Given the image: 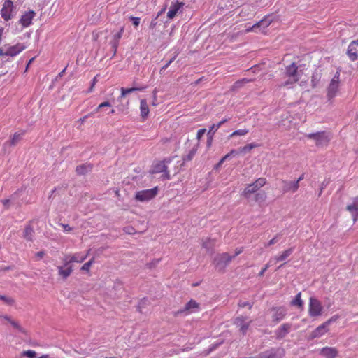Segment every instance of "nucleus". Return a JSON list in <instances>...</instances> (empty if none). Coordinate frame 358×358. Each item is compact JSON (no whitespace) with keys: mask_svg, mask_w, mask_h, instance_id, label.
Segmentation results:
<instances>
[{"mask_svg":"<svg viewBox=\"0 0 358 358\" xmlns=\"http://www.w3.org/2000/svg\"><path fill=\"white\" fill-rule=\"evenodd\" d=\"M320 355L324 358H336L338 355V350L335 348L324 347L320 350Z\"/></svg>","mask_w":358,"mask_h":358,"instance_id":"obj_22","label":"nucleus"},{"mask_svg":"<svg viewBox=\"0 0 358 358\" xmlns=\"http://www.w3.org/2000/svg\"><path fill=\"white\" fill-rule=\"evenodd\" d=\"M266 182V180L264 178H259L253 183L246 186L242 192V195L245 198H248L250 194L255 193L261 187L264 186Z\"/></svg>","mask_w":358,"mask_h":358,"instance_id":"obj_5","label":"nucleus"},{"mask_svg":"<svg viewBox=\"0 0 358 358\" xmlns=\"http://www.w3.org/2000/svg\"><path fill=\"white\" fill-rule=\"evenodd\" d=\"M141 116L145 120L149 114V107L145 99H141L140 102Z\"/></svg>","mask_w":358,"mask_h":358,"instance_id":"obj_29","label":"nucleus"},{"mask_svg":"<svg viewBox=\"0 0 358 358\" xmlns=\"http://www.w3.org/2000/svg\"><path fill=\"white\" fill-rule=\"evenodd\" d=\"M24 134V131L15 133L10 140V145H15L22 139Z\"/></svg>","mask_w":358,"mask_h":358,"instance_id":"obj_34","label":"nucleus"},{"mask_svg":"<svg viewBox=\"0 0 358 358\" xmlns=\"http://www.w3.org/2000/svg\"><path fill=\"white\" fill-rule=\"evenodd\" d=\"M324 308L321 302L315 297L311 296L308 303V315L311 317H320L322 315Z\"/></svg>","mask_w":358,"mask_h":358,"instance_id":"obj_4","label":"nucleus"},{"mask_svg":"<svg viewBox=\"0 0 358 358\" xmlns=\"http://www.w3.org/2000/svg\"><path fill=\"white\" fill-rule=\"evenodd\" d=\"M145 88H146L145 86L134 87H131V88L121 87V89H120L121 94H120V96L119 97V99H123L127 94H128L129 93H131V92H135V91H143Z\"/></svg>","mask_w":358,"mask_h":358,"instance_id":"obj_27","label":"nucleus"},{"mask_svg":"<svg viewBox=\"0 0 358 358\" xmlns=\"http://www.w3.org/2000/svg\"><path fill=\"white\" fill-rule=\"evenodd\" d=\"M238 306L241 307V308H245V307H248L249 309H251L252 307V303H250L248 301H239L238 303Z\"/></svg>","mask_w":358,"mask_h":358,"instance_id":"obj_46","label":"nucleus"},{"mask_svg":"<svg viewBox=\"0 0 358 358\" xmlns=\"http://www.w3.org/2000/svg\"><path fill=\"white\" fill-rule=\"evenodd\" d=\"M232 259L233 257L227 252H223L215 256L214 264L218 270L223 271Z\"/></svg>","mask_w":358,"mask_h":358,"instance_id":"obj_8","label":"nucleus"},{"mask_svg":"<svg viewBox=\"0 0 358 358\" xmlns=\"http://www.w3.org/2000/svg\"><path fill=\"white\" fill-rule=\"evenodd\" d=\"M273 264V262H271V259L268 262L267 264L264 266V267L261 270V271L259 273V276H263L264 273L266 271V270L271 266Z\"/></svg>","mask_w":358,"mask_h":358,"instance_id":"obj_44","label":"nucleus"},{"mask_svg":"<svg viewBox=\"0 0 358 358\" xmlns=\"http://www.w3.org/2000/svg\"><path fill=\"white\" fill-rule=\"evenodd\" d=\"M96 83V77H94L92 81L91 87L88 90V92H91L93 91L94 86L95 85Z\"/></svg>","mask_w":358,"mask_h":358,"instance_id":"obj_57","label":"nucleus"},{"mask_svg":"<svg viewBox=\"0 0 358 358\" xmlns=\"http://www.w3.org/2000/svg\"><path fill=\"white\" fill-rule=\"evenodd\" d=\"M22 355L28 358H35L36 356V352L31 350L24 351Z\"/></svg>","mask_w":358,"mask_h":358,"instance_id":"obj_43","label":"nucleus"},{"mask_svg":"<svg viewBox=\"0 0 358 358\" xmlns=\"http://www.w3.org/2000/svg\"><path fill=\"white\" fill-rule=\"evenodd\" d=\"M34 234V229L31 226L27 225L26 226L24 232L23 237L27 241H32Z\"/></svg>","mask_w":358,"mask_h":358,"instance_id":"obj_32","label":"nucleus"},{"mask_svg":"<svg viewBox=\"0 0 358 358\" xmlns=\"http://www.w3.org/2000/svg\"><path fill=\"white\" fill-rule=\"evenodd\" d=\"M111 103L109 101H104L98 106V109H101L104 107H110Z\"/></svg>","mask_w":358,"mask_h":358,"instance_id":"obj_53","label":"nucleus"},{"mask_svg":"<svg viewBox=\"0 0 358 358\" xmlns=\"http://www.w3.org/2000/svg\"><path fill=\"white\" fill-rule=\"evenodd\" d=\"M247 317L244 316H239L234 319V324L239 329V331L243 335H245L249 329L252 320L246 322Z\"/></svg>","mask_w":358,"mask_h":358,"instance_id":"obj_13","label":"nucleus"},{"mask_svg":"<svg viewBox=\"0 0 358 358\" xmlns=\"http://www.w3.org/2000/svg\"><path fill=\"white\" fill-rule=\"evenodd\" d=\"M0 317L6 320V321H8L9 323L13 320L10 316L7 315H1L0 314Z\"/></svg>","mask_w":358,"mask_h":358,"instance_id":"obj_59","label":"nucleus"},{"mask_svg":"<svg viewBox=\"0 0 358 358\" xmlns=\"http://www.w3.org/2000/svg\"><path fill=\"white\" fill-rule=\"evenodd\" d=\"M158 192V188L157 187L138 191L135 194V199L141 202L148 201L156 196Z\"/></svg>","mask_w":358,"mask_h":358,"instance_id":"obj_6","label":"nucleus"},{"mask_svg":"<svg viewBox=\"0 0 358 358\" xmlns=\"http://www.w3.org/2000/svg\"><path fill=\"white\" fill-rule=\"evenodd\" d=\"M153 172L154 173H164V176L169 179V173L168 171L167 166L165 164L164 162H159L154 165L153 166Z\"/></svg>","mask_w":358,"mask_h":358,"instance_id":"obj_26","label":"nucleus"},{"mask_svg":"<svg viewBox=\"0 0 358 358\" xmlns=\"http://www.w3.org/2000/svg\"><path fill=\"white\" fill-rule=\"evenodd\" d=\"M285 76L287 77V80L281 83L280 87H292V85L297 83L301 78V73L298 71V66L295 62H292L285 68Z\"/></svg>","mask_w":358,"mask_h":358,"instance_id":"obj_1","label":"nucleus"},{"mask_svg":"<svg viewBox=\"0 0 358 358\" xmlns=\"http://www.w3.org/2000/svg\"><path fill=\"white\" fill-rule=\"evenodd\" d=\"M249 132L247 129H240L233 131L230 135L229 138H232L236 136H245Z\"/></svg>","mask_w":358,"mask_h":358,"instance_id":"obj_37","label":"nucleus"},{"mask_svg":"<svg viewBox=\"0 0 358 358\" xmlns=\"http://www.w3.org/2000/svg\"><path fill=\"white\" fill-rule=\"evenodd\" d=\"M252 80L248 79V78H243L242 80H240L235 83V87H238L241 86L242 83H248L249 82H251Z\"/></svg>","mask_w":358,"mask_h":358,"instance_id":"obj_48","label":"nucleus"},{"mask_svg":"<svg viewBox=\"0 0 358 358\" xmlns=\"http://www.w3.org/2000/svg\"><path fill=\"white\" fill-rule=\"evenodd\" d=\"M171 64V63L169 62H168L165 65H164L162 67V70H165L166 69L169 65Z\"/></svg>","mask_w":358,"mask_h":358,"instance_id":"obj_64","label":"nucleus"},{"mask_svg":"<svg viewBox=\"0 0 358 358\" xmlns=\"http://www.w3.org/2000/svg\"><path fill=\"white\" fill-rule=\"evenodd\" d=\"M185 3L182 1H179L178 0L173 1L167 13V18L169 20H173L178 13L182 12Z\"/></svg>","mask_w":358,"mask_h":358,"instance_id":"obj_12","label":"nucleus"},{"mask_svg":"<svg viewBox=\"0 0 358 358\" xmlns=\"http://www.w3.org/2000/svg\"><path fill=\"white\" fill-rule=\"evenodd\" d=\"M90 115H85L83 117L80 118L78 121L80 122V124H83Z\"/></svg>","mask_w":358,"mask_h":358,"instance_id":"obj_63","label":"nucleus"},{"mask_svg":"<svg viewBox=\"0 0 358 358\" xmlns=\"http://www.w3.org/2000/svg\"><path fill=\"white\" fill-rule=\"evenodd\" d=\"M266 194L264 192H257L255 196V201L258 203H262L266 199Z\"/></svg>","mask_w":358,"mask_h":358,"instance_id":"obj_36","label":"nucleus"},{"mask_svg":"<svg viewBox=\"0 0 358 358\" xmlns=\"http://www.w3.org/2000/svg\"><path fill=\"white\" fill-rule=\"evenodd\" d=\"M280 236V234H276L272 239L265 244V247H268L276 243L278 241Z\"/></svg>","mask_w":358,"mask_h":358,"instance_id":"obj_41","label":"nucleus"},{"mask_svg":"<svg viewBox=\"0 0 358 358\" xmlns=\"http://www.w3.org/2000/svg\"><path fill=\"white\" fill-rule=\"evenodd\" d=\"M337 318H338V316H336V315H335V316H333V317H331L330 319H329L327 321H326L325 322H324V324L326 325V327H328V326H329L331 323H332V322H335V321L337 320Z\"/></svg>","mask_w":358,"mask_h":358,"instance_id":"obj_50","label":"nucleus"},{"mask_svg":"<svg viewBox=\"0 0 358 358\" xmlns=\"http://www.w3.org/2000/svg\"><path fill=\"white\" fill-rule=\"evenodd\" d=\"M0 300L3 301L7 305H13L14 303V300L11 297L3 296L0 294Z\"/></svg>","mask_w":358,"mask_h":358,"instance_id":"obj_40","label":"nucleus"},{"mask_svg":"<svg viewBox=\"0 0 358 358\" xmlns=\"http://www.w3.org/2000/svg\"><path fill=\"white\" fill-rule=\"evenodd\" d=\"M36 13L33 10H29L28 12H26L24 14H23L20 20V24L24 27H27L29 25H31L32 22V20L34 17Z\"/></svg>","mask_w":358,"mask_h":358,"instance_id":"obj_20","label":"nucleus"},{"mask_svg":"<svg viewBox=\"0 0 358 358\" xmlns=\"http://www.w3.org/2000/svg\"><path fill=\"white\" fill-rule=\"evenodd\" d=\"M292 324L289 323H284L275 331V337L278 340L283 338L290 331Z\"/></svg>","mask_w":358,"mask_h":358,"instance_id":"obj_19","label":"nucleus"},{"mask_svg":"<svg viewBox=\"0 0 358 358\" xmlns=\"http://www.w3.org/2000/svg\"><path fill=\"white\" fill-rule=\"evenodd\" d=\"M61 225L62 226L64 232H69L72 230V228L69 224H61Z\"/></svg>","mask_w":358,"mask_h":358,"instance_id":"obj_54","label":"nucleus"},{"mask_svg":"<svg viewBox=\"0 0 358 358\" xmlns=\"http://www.w3.org/2000/svg\"><path fill=\"white\" fill-rule=\"evenodd\" d=\"M299 187V184L298 182L295 181H288V180H282V190L283 193L287 192H296Z\"/></svg>","mask_w":358,"mask_h":358,"instance_id":"obj_16","label":"nucleus"},{"mask_svg":"<svg viewBox=\"0 0 358 358\" xmlns=\"http://www.w3.org/2000/svg\"><path fill=\"white\" fill-rule=\"evenodd\" d=\"M198 308L199 303L194 300H190L185 304L182 309L178 310V313H185V314H189L191 313L195 312Z\"/></svg>","mask_w":358,"mask_h":358,"instance_id":"obj_21","label":"nucleus"},{"mask_svg":"<svg viewBox=\"0 0 358 358\" xmlns=\"http://www.w3.org/2000/svg\"><path fill=\"white\" fill-rule=\"evenodd\" d=\"M123 32H124V27H121L119 31H117V33L113 34V38L110 41V43L111 45V48L113 51V55H115L117 53V48L119 45V42L122 36Z\"/></svg>","mask_w":358,"mask_h":358,"instance_id":"obj_18","label":"nucleus"},{"mask_svg":"<svg viewBox=\"0 0 358 358\" xmlns=\"http://www.w3.org/2000/svg\"><path fill=\"white\" fill-rule=\"evenodd\" d=\"M214 245H215V240L214 239H211L210 238H206V239L203 240L202 246H203V248L206 249L207 251L212 250Z\"/></svg>","mask_w":358,"mask_h":358,"instance_id":"obj_33","label":"nucleus"},{"mask_svg":"<svg viewBox=\"0 0 358 358\" xmlns=\"http://www.w3.org/2000/svg\"><path fill=\"white\" fill-rule=\"evenodd\" d=\"M273 314L272 316L274 322H279L282 320L287 314V309L284 307H278L273 308Z\"/></svg>","mask_w":358,"mask_h":358,"instance_id":"obj_17","label":"nucleus"},{"mask_svg":"<svg viewBox=\"0 0 358 358\" xmlns=\"http://www.w3.org/2000/svg\"><path fill=\"white\" fill-rule=\"evenodd\" d=\"M340 83V73L336 71L334 76L330 81V83L327 87V98L329 100L334 99L338 91Z\"/></svg>","mask_w":358,"mask_h":358,"instance_id":"obj_7","label":"nucleus"},{"mask_svg":"<svg viewBox=\"0 0 358 358\" xmlns=\"http://www.w3.org/2000/svg\"><path fill=\"white\" fill-rule=\"evenodd\" d=\"M206 130V129H200L197 131V134H196V138L199 141L202 137L205 134Z\"/></svg>","mask_w":358,"mask_h":358,"instance_id":"obj_49","label":"nucleus"},{"mask_svg":"<svg viewBox=\"0 0 358 358\" xmlns=\"http://www.w3.org/2000/svg\"><path fill=\"white\" fill-rule=\"evenodd\" d=\"M58 274L63 279H66L73 272V268L71 265L64 266L63 262L62 266H57Z\"/></svg>","mask_w":358,"mask_h":358,"instance_id":"obj_25","label":"nucleus"},{"mask_svg":"<svg viewBox=\"0 0 358 358\" xmlns=\"http://www.w3.org/2000/svg\"><path fill=\"white\" fill-rule=\"evenodd\" d=\"M157 24H158L157 17L152 19L150 24V29H155L156 27V26L157 25Z\"/></svg>","mask_w":358,"mask_h":358,"instance_id":"obj_51","label":"nucleus"},{"mask_svg":"<svg viewBox=\"0 0 358 358\" xmlns=\"http://www.w3.org/2000/svg\"><path fill=\"white\" fill-rule=\"evenodd\" d=\"M271 22H272V20L270 19V17L266 16L264 19L260 20L259 22L254 24L251 29L255 30V29H257L261 26L263 27L264 28H266L271 24Z\"/></svg>","mask_w":358,"mask_h":358,"instance_id":"obj_31","label":"nucleus"},{"mask_svg":"<svg viewBox=\"0 0 358 358\" xmlns=\"http://www.w3.org/2000/svg\"><path fill=\"white\" fill-rule=\"evenodd\" d=\"M255 147H257V145L255 143H250L243 147L241 149V151L243 152H247L251 150L252 149L255 148Z\"/></svg>","mask_w":358,"mask_h":358,"instance_id":"obj_42","label":"nucleus"},{"mask_svg":"<svg viewBox=\"0 0 358 358\" xmlns=\"http://www.w3.org/2000/svg\"><path fill=\"white\" fill-rule=\"evenodd\" d=\"M294 248L292 247L287 250H285L282 252L281 255L278 256L273 257L271 258V262H273V264H276L278 262H282L286 260L294 252Z\"/></svg>","mask_w":358,"mask_h":358,"instance_id":"obj_23","label":"nucleus"},{"mask_svg":"<svg viewBox=\"0 0 358 358\" xmlns=\"http://www.w3.org/2000/svg\"><path fill=\"white\" fill-rule=\"evenodd\" d=\"M306 136L309 139L314 140L316 145L318 147L327 146L331 139V134L327 131L310 133L306 134Z\"/></svg>","mask_w":358,"mask_h":358,"instance_id":"obj_3","label":"nucleus"},{"mask_svg":"<svg viewBox=\"0 0 358 358\" xmlns=\"http://www.w3.org/2000/svg\"><path fill=\"white\" fill-rule=\"evenodd\" d=\"M44 255V252L43 251H39L36 253V257L38 258V259H41Z\"/></svg>","mask_w":358,"mask_h":358,"instance_id":"obj_62","label":"nucleus"},{"mask_svg":"<svg viewBox=\"0 0 358 358\" xmlns=\"http://www.w3.org/2000/svg\"><path fill=\"white\" fill-rule=\"evenodd\" d=\"M92 169V165L90 163L83 164L76 167V171L78 175H85L87 173L91 171Z\"/></svg>","mask_w":358,"mask_h":358,"instance_id":"obj_28","label":"nucleus"},{"mask_svg":"<svg viewBox=\"0 0 358 358\" xmlns=\"http://www.w3.org/2000/svg\"><path fill=\"white\" fill-rule=\"evenodd\" d=\"M11 269H13V267L10 266H3V265H0V272L7 271H9V270H11Z\"/></svg>","mask_w":358,"mask_h":358,"instance_id":"obj_55","label":"nucleus"},{"mask_svg":"<svg viewBox=\"0 0 358 358\" xmlns=\"http://www.w3.org/2000/svg\"><path fill=\"white\" fill-rule=\"evenodd\" d=\"M243 247L236 248V250H235V254L232 256L233 259L235 258L238 255H240L241 252H243Z\"/></svg>","mask_w":358,"mask_h":358,"instance_id":"obj_56","label":"nucleus"},{"mask_svg":"<svg viewBox=\"0 0 358 358\" xmlns=\"http://www.w3.org/2000/svg\"><path fill=\"white\" fill-rule=\"evenodd\" d=\"M194 155H195V151L191 150L184 159L187 160V161H190V160H192V159L193 158Z\"/></svg>","mask_w":358,"mask_h":358,"instance_id":"obj_52","label":"nucleus"},{"mask_svg":"<svg viewBox=\"0 0 358 358\" xmlns=\"http://www.w3.org/2000/svg\"><path fill=\"white\" fill-rule=\"evenodd\" d=\"M15 14V11L13 1L11 0H5L1 10V17L6 21H8Z\"/></svg>","mask_w":358,"mask_h":358,"instance_id":"obj_9","label":"nucleus"},{"mask_svg":"<svg viewBox=\"0 0 358 358\" xmlns=\"http://www.w3.org/2000/svg\"><path fill=\"white\" fill-rule=\"evenodd\" d=\"M227 119H223L220 122H219L217 124H213L209 129V131L208 132H210L212 134H215V133L220 128V127L227 122Z\"/></svg>","mask_w":358,"mask_h":358,"instance_id":"obj_35","label":"nucleus"},{"mask_svg":"<svg viewBox=\"0 0 358 358\" xmlns=\"http://www.w3.org/2000/svg\"><path fill=\"white\" fill-rule=\"evenodd\" d=\"M166 6H165L164 8H162L157 13L156 17H159L161 15H162L163 13H164V12L166 11Z\"/></svg>","mask_w":358,"mask_h":358,"instance_id":"obj_61","label":"nucleus"},{"mask_svg":"<svg viewBox=\"0 0 358 358\" xmlns=\"http://www.w3.org/2000/svg\"><path fill=\"white\" fill-rule=\"evenodd\" d=\"M214 134H212L210 132L207 133V147L210 148L212 145L213 139Z\"/></svg>","mask_w":358,"mask_h":358,"instance_id":"obj_47","label":"nucleus"},{"mask_svg":"<svg viewBox=\"0 0 358 358\" xmlns=\"http://www.w3.org/2000/svg\"><path fill=\"white\" fill-rule=\"evenodd\" d=\"M27 48L23 43H17L15 45L5 44L3 48H0V57L8 56L15 57Z\"/></svg>","mask_w":358,"mask_h":358,"instance_id":"obj_2","label":"nucleus"},{"mask_svg":"<svg viewBox=\"0 0 358 358\" xmlns=\"http://www.w3.org/2000/svg\"><path fill=\"white\" fill-rule=\"evenodd\" d=\"M290 305L292 306L298 307L299 308L303 309L304 307V302L301 299V293L299 292L295 297L291 301Z\"/></svg>","mask_w":358,"mask_h":358,"instance_id":"obj_30","label":"nucleus"},{"mask_svg":"<svg viewBox=\"0 0 358 358\" xmlns=\"http://www.w3.org/2000/svg\"><path fill=\"white\" fill-rule=\"evenodd\" d=\"M346 210L351 214L353 222L358 220V196L354 197L352 202L347 205Z\"/></svg>","mask_w":358,"mask_h":358,"instance_id":"obj_14","label":"nucleus"},{"mask_svg":"<svg viewBox=\"0 0 358 358\" xmlns=\"http://www.w3.org/2000/svg\"><path fill=\"white\" fill-rule=\"evenodd\" d=\"M129 20L132 22L135 27H138L141 22V18L138 17L130 16Z\"/></svg>","mask_w":358,"mask_h":358,"instance_id":"obj_45","label":"nucleus"},{"mask_svg":"<svg viewBox=\"0 0 358 358\" xmlns=\"http://www.w3.org/2000/svg\"><path fill=\"white\" fill-rule=\"evenodd\" d=\"M93 263H94V259L92 258L89 262L85 263L82 266L80 270L83 271H85V272L88 273L90 271V267L92 266Z\"/></svg>","mask_w":358,"mask_h":358,"instance_id":"obj_38","label":"nucleus"},{"mask_svg":"<svg viewBox=\"0 0 358 358\" xmlns=\"http://www.w3.org/2000/svg\"><path fill=\"white\" fill-rule=\"evenodd\" d=\"M160 261V259H155L150 264V268L155 266Z\"/></svg>","mask_w":358,"mask_h":358,"instance_id":"obj_60","label":"nucleus"},{"mask_svg":"<svg viewBox=\"0 0 358 358\" xmlns=\"http://www.w3.org/2000/svg\"><path fill=\"white\" fill-rule=\"evenodd\" d=\"M285 355V351L282 348H271L259 354L257 358H282Z\"/></svg>","mask_w":358,"mask_h":358,"instance_id":"obj_10","label":"nucleus"},{"mask_svg":"<svg viewBox=\"0 0 358 358\" xmlns=\"http://www.w3.org/2000/svg\"><path fill=\"white\" fill-rule=\"evenodd\" d=\"M328 327H326V325L323 323L320 325H319L315 329H314L310 335V338L314 339L316 338H320L322 336H323L325 333L328 331Z\"/></svg>","mask_w":358,"mask_h":358,"instance_id":"obj_24","label":"nucleus"},{"mask_svg":"<svg viewBox=\"0 0 358 358\" xmlns=\"http://www.w3.org/2000/svg\"><path fill=\"white\" fill-rule=\"evenodd\" d=\"M10 324L15 328L20 333H22V334H26V331L25 329L22 327L18 322H17L15 320H12Z\"/></svg>","mask_w":358,"mask_h":358,"instance_id":"obj_39","label":"nucleus"},{"mask_svg":"<svg viewBox=\"0 0 358 358\" xmlns=\"http://www.w3.org/2000/svg\"><path fill=\"white\" fill-rule=\"evenodd\" d=\"M88 255L89 252L85 255L79 252L66 255L62 261L64 263V266L71 265L74 262L82 263L87 259Z\"/></svg>","mask_w":358,"mask_h":358,"instance_id":"obj_11","label":"nucleus"},{"mask_svg":"<svg viewBox=\"0 0 358 358\" xmlns=\"http://www.w3.org/2000/svg\"><path fill=\"white\" fill-rule=\"evenodd\" d=\"M347 55L351 61L358 59V39L350 43L348 48Z\"/></svg>","mask_w":358,"mask_h":358,"instance_id":"obj_15","label":"nucleus"},{"mask_svg":"<svg viewBox=\"0 0 358 358\" xmlns=\"http://www.w3.org/2000/svg\"><path fill=\"white\" fill-rule=\"evenodd\" d=\"M230 157V154H227L224 156L219 162L218 166L221 165L225 160H227Z\"/></svg>","mask_w":358,"mask_h":358,"instance_id":"obj_58","label":"nucleus"}]
</instances>
